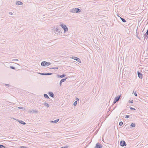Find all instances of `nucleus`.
Here are the masks:
<instances>
[{"instance_id":"16","label":"nucleus","mask_w":148,"mask_h":148,"mask_svg":"<svg viewBox=\"0 0 148 148\" xmlns=\"http://www.w3.org/2000/svg\"><path fill=\"white\" fill-rule=\"evenodd\" d=\"M44 104L46 106H47V107H49V104L48 103H44Z\"/></svg>"},{"instance_id":"41","label":"nucleus","mask_w":148,"mask_h":148,"mask_svg":"<svg viewBox=\"0 0 148 148\" xmlns=\"http://www.w3.org/2000/svg\"><path fill=\"white\" fill-rule=\"evenodd\" d=\"M137 37L138 38H139V39H140L139 38V37H138V36Z\"/></svg>"},{"instance_id":"23","label":"nucleus","mask_w":148,"mask_h":148,"mask_svg":"<svg viewBox=\"0 0 148 148\" xmlns=\"http://www.w3.org/2000/svg\"><path fill=\"white\" fill-rule=\"evenodd\" d=\"M77 58V57H75V56H72V57H71V58L73 59H74L75 60V59H76Z\"/></svg>"},{"instance_id":"20","label":"nucleus","mask_w":148,"mask_h":148,"mask_svg":"<svg viewBox=\"0 0 148 148\" xmlns=\"http://www.w3.org/2000/svg\"><path fill=\"white\" fill-rule=\"evenodd\" d=\"M0 148H5V147L4 146L2 145H0Z\"/></svg>"},{"instance_id":"38","label":"nucleus","mask_w":148,"mask_h":148,"mask_svg":"<svg viewBox=\"0 0 148 148\" xmlns=\"http://www.w3.org/2000/svg\"><path fill=\"white\" fill-rule=\"evenodd\" d=\"M56 68H51V69H56ZM57 69H58V68H56Z\"/></svg>"},{"instance_id":"13","label":"nucleus","mask_w":148,"mask_h":148,"mask_svg":"<svg viewBox=\"0 0 148 148\" xmlns=\"http://www.w3.org/2000/svg\"><path fill=\"white\" fill-rule=\"evenodd\" d=\"M19 122L23 125H25L26 124V123L24 121H19Z\"/></svg>"},{"instance_id":"3","label":"nucleus","mask_w":148,"mask_h":148,"mask_svg":"<svg viewBox=\"0 0 148 148\" xmlns=\"http://www.w3.org/2000/svg\"><path fill=\"white\" fill-rule=\"evenodd\" d=\"M60 26L64 30V32L68 31V28L66 25H64L63 24H62L60 25Z\"/></svg>"},{"instance_id":"19","label":"nucleus","mask_w":148,"mask_h":148,"mask_svg":"<svg viewBox=\"0 0 148 148\" xmlns=\"http://www.w3.org/2000/svg\"><path fill=\"white\" fill-rule=\"evenodd\" d=\"M66 78L62 79L60 81L62 83L64 82L66 80Z\"/></svg>"},{"instance_id":"6","label":"nucleus","mask_w":148,"mask_h":148,"mask_svg":"<svg viewBox=\"0 0 148 148\" xmlns=\"http://www.w3.org/2000/svg\"><path fill=\"white\" fill-rule=\"evenodd\" d=\"M120 145L122 147H124L126 145L125 142L123 140L121 141L120 142Z\"/></svg>"},{"instance_id":"35","label":"nucleus","mask_w":148,"mask_h":148,"mask_svg":"<svg viewBox=\"0 0 148 148\" xmlns=\"http://www.w3.org/2000/svg\"><path fill=\"white\" fill-rule=\"evenodd\" d=\"M62 84V83L61 82H60V86H61V84Z\"/></svg>"},{"instance_id":"2","label":"nucleus","mask_w":148,"mask_h":148,"mask_svg":"<svg viewBox=\"0 0 148 148\" xmlns=\"http://www.w3.org/2000/svg\"><path fill=\"white\" fill-rule=\"evenodd\" d=\"M50 62L46 61H43L41 62V65L42 66H48L51 64Z\"/></svg>"},{"instance_id":"25","label":"nucleus","mask_w":148,"mask_h":148,"mask_svg":"<svg viewBox=\"0 0 148 148\" xmlns=\"http://www.w3.org/2000/svg\"><path fill=\"white\" fill-rule=\"evenodd\" d=\"M39 74L41 75H45V73H39Z\"/></svg>"},{"instance_id":"22","label":"nucleus","mask_w":148,"mask_h":148,"mask_svg":"<svg viewBox=\"0 0 148 148\" xmlns=\"http://www.w3.org/2000/svg\"><path fill=\"white\" fill-rule=\"evenodd\" d=\"M52 74V73H45V75H50Z\"/></svg>"},{"instance_id":"32","label":"nucleus","mask_w":148,"mask_h":148,"mask_svg":"<svg viewBox=\"0 0 148 148\" xmlns=\"http://www.w3.org/2000/svg\"><path fill=\"white\" fill-rule=\"evenodd\" d=\"M21 148H27L26 147L23 146H22L21 147Z\"/></svg>"},{"instance_id":"33","label":"nucleus","mask_w":148,"mask_h":148,"mask_svg":"<svg viewBox=\"0 0 148 148\" xmlns=\"http://www.w3.org/2000/svg\"><path fill=\"white\" fill-rule=\"evenodd\" d=\"M9 14L11 15H12L13 14V13L11 12H9Z\"/></svg>"},{"instance_id":"42","label":"nucleus","mask_w":148,"mask_h":148,"mask_svg":"<svg viewBox=\"0 0 148 148\" xmlns=\"http://www.w3.org/2000/svg\"><path fill=\"white\" fill-rule=\"evenodd\" d=\"M17 64L18 65H19V64Z\"/></svg>"},{"instance_id":"17","label":"nucleus","mask_w":148,"mask_h":148,"mask_svg":"<svg viewBox=\"0 0 148 148\" xmlns=\"http://www.w3.org/2000/svg\"><path fill=\"white\" fill-rule=\"evenodd\" d=\"M130 126L132 127H134L135 126V124L134 123H132L131 124Z\"/></svg>"},{"instance_id":"7","label":"nucleus","mask_w":148,"mask_h":148,"mask_svg":"<svg viewBox=\"0 0 148 148\" xmlns=\"http://www.w3.org/2000/svg\"><path fill=\"white\" fill-rule=\"evenodd\" d=\"M53 29L54 30L56 31L57 32H58L59 33H60V28H58L57 27L56 28H53Z\"/></svg>"},{"instance_id":"12","label":"nucleus","mask_w":148,"mask_h":148,"mask_svg":"<svg viewBox=\"0 0 148 148\" xmlns=\"http://www.w3.org/2000/svg\"><path fill=\"white\" fill-rule=\"evenodd\" d=\"M58 77L62 78V77L65 76L66 75H65L64 74H63V75H58Z\"/></svg>"},{"instance_id":"30","label":"nucleus","mask_w":148,"mask_h":148,"mask_svg":"<svg viewBox=\"0 0 148 148\" xmlns=\"http://www.w3.org/2000/svg\"><path fill=\"white\" fill-rule=\"evenodd\" d=\"M18 61V60L17 59H14L12 60V61Z\"/></svg>"},{"instance_id":"10","label":"nucleus","mask_w":148,"mask_h":148,"mask_svg":"<svg viewBox=\"0 0 148 148\" xmlns=\"http://www.w3.org/2000/svg\"><path fill=\"white\" fill-rule=\"evenodd\" d=\"M16 4L17 5H20L23 4L22 2L20 1H17L16 2Z\"/></svg>"},{"instance_id":"31","label":"nucleus","mask_w":148,"mask_h":148,"mask_svg":"<svg viewBox=\"0 0 148 148\" xmlns=\"http://www.w3.org/2000/svg\"><path fill=\"white\" fill-rule=\"evenodd\" d=\"M134 95H135V96H137V94H136V92H135L134 93Z\"/></svg>"},{"instance_id":"1","label":"nucleus","mask_w":148,"mask_h":148,"mask_svg":"<svg viewBox=\"0 0 148 148\" xmlns=\"http://www.w3.org/2000/svg\"><path fill=\"white\" fill-rule=\"evenodd\" d=\"M70 12L73 13H77L80 12L81 10L80 9L77 8H73L70 10Z\"/></svg>"},{"instance_id":"15","label":"nucleus","mask_w":148,"mask_h":148,"mask_svg":"<svg viewBox=\"0 0 148 148\" xmlns=\"http://www.w3.org/2000/svg\"><path fill=\"white\" fill-rule=\"evenodd\" d=\"M75 60L79 63H81V60H80V59L77 57L76 58V59H75Z\"/></svg>"},{"instance_id":"29","label":"nucleus","mask_w":148,"mask_h":148,"mask_svg":"<svg viewBox=\"0 0 148 148\" xmlns=\"http://www.w3.org/2000/svg\"><path fill=\"white\" fill-rule=\"evenodd\" d=\"M129 117V116L128 115H127L125 116V118L126 119L128 118Z\"/></svg>"},{"instance_id":"18","label":"nucleus","mask_w":148,"mask_h":148,"mask_svg":"<svg viewBox=\"0 0 148 148\" xmlns=\"http://www.w3.org/2000/svg\"><path fill=\"white\" fill-rule=\"evenodd\" d=\"M120 18L122 22L124 23L126 22V20L125 19L121 17H120Z\"/></svg>"},{"instance_id":"36","label":"nucleus","mask_w":148,"mask_h":148,"mask_svg":"<svg viewBox=\"0 0 148 148\" xmlns=\"http://www.w3.org/2000/svg\"><path fill=\"white\" fill-rule=\"evenodd\" d=\"M61 148H67V147H61Z\"/></svg>"},{"instance_id":"37","label":"nucleus","mask_w":148,"mask_h":148,"mask_svg":"<svg viewBox=\"0 0 148 148\" xmlns=\"http://www.w3.org/2000/svg\"><path fill=\"white\" fill-rule=\"evenodd\" d=\"M33 112H37V111H33Z\"/></svg>"},{"instance_id":"11","label":"nucleus","mask_w":148,"mask_h":148,"mask_svg":"<svg viewBox=\"0 0 148 148\" xmlns=\"http://www.w3.org/2000/svg\"><path fill=\"white\" fill-rule=\"evenodd\" d=\"M48 94L50 96L53 97L54 94L52 92H49Z\"/></svg>"},{"instance_id":"14","label":"nucleus","mask_w":148,"mask_h":148,"mask_svg":"<svg viewBox=\"0 0 148 148\" xmlns=\"http://www.w3.org/2000/svg\"><path fill=\"white\" fill-rule=\"evenodd\" d=\"M44 97L46 98H47V99H49V97H48V95L46 94H44Z\"/></svg>"},{"instance_id":"8","label":"nucleus","mask_w":148,"mask_h":148,"mask_svg":"<svg viewBox=\"0 0 148 148\" xmlns=\"http://www.w3.org/2000/svg\"><path fill=\"white\" fill-rule=\"evenodd\" d=\"M138 75V77L141 79H142V77L143 75L142 74L140 73V72L139 71H138L137 72Z\"/></svg>"},{"instance_id":"21","label":"nucleus","mask_w":148,"mask_h":148,"mask_svg":"<svg viewBox=\"0 0 148 148\" xmlns=\"http://www.w3.org/2000/svg\"><path fill=\"white\" fill-rule=\"evenodd\" d=\"M123 124V123L122 121H121L119 123V125L120 126H122Z\"/></svg>"},{"instance_id":"28","label":"nucleus","mask_w":148,"mask_h":148,"mask_svg":"<svg viewBox=\"0 0 148 148\" xmlns=\"http://www.w3.org/2000/svg\"><path fill=\"white\" fill-rule=\"evenodd\" d=\"M129 102L130 103H133V100H132L131 101H129Z\"/></svg>"},{"instance_id":"5","label":"nucleus","mask_w":148,"mask_h":148,"mask_svg":"<svg viewBox=\"0 0 148 148\" xmlns=\"http://www.w3.org/2000/svg\"><path fill=\"white\" fill-rule=\"evenodd\" d=\"M102 145L101 144H100L99 143H98L96 144L95 148H102Z\"/></svg>"},{"instance_id":"9","label":"nucleus","mask_w":148,"mask_h":148,"mask_svg":"<svg viewBox=\"0 0 148 148\" xmlns=\"http://www.w3.org/2000/svg\"><path fill=\"white\" fill-rule=\"evenodd\" d=\"M59 119H56V120L51 121H50L51 123H57V122H58L59 121Z\"/></svg>"},{"instance_id":"40","label":"nucleus","mask_w":148,"mask_h":148,"mask_svg":"<svg viewBox=\"0 0 148 148\" xmlns=\"http://www.w3.org/2000/svg\"><path fill=\"white\" fill-rule=\"evenodd\" d=\"M77 101L79 100V99L78 98L77 99Z\"/></svg>"},{"instance_id":"39","label":"nucleus","mask_w":148,"mask_h":148,"mask_svg":"<svg viewBox=\"0 0 148 148\" xmlns=\"http://www.w3.org/2000/svg\"><path fill=\"white\" fill-rule=\"evenodd\" d=\"M6 86H9V84H6Z\"/></svg>"},{"instance_id":"4","label":"nucleus","mask_w":148,"mask_h":148,"mask_svg":"<svg viewBox=\"0 0 148 148\" xmlns=\"http://www.w3.org/2000/svg\"><path fill=\"white\" fill-rule=\"evenodd\" d=\"M121 95H119L117 97H116L113 102L114 104L116 102H118L120 98Z\"/></svg>"},{"instance_id":"27","label":"nucleus","mask_w":148,"mask_h":148,"mask_svg":"<svg viewBox=\"0 0 148 148\" xmlns=\"http://www.w3.org/2000/svg\"><path fill=\"white\" fill-rule=\"evenodd\" d=\"M10 68L11 69H15V68L14 67L12 66H10Z\"/></svg>"},{"instance_id":"34","label":"nucleus","mask_w":148,"mask_h":148,"mask_svg":"<svg viewBox=\"0 0 148 148\" xmlns=\"http://www.w3.org/2000/svg\"><path fill=\"white\" fill-rule=\"evenodd\" d=\"M18 108H19V109H22L23 108V107H18Z\"/></svg>"},{"instance_id":"26","label":"nucleus","mask_w":148,"mask_h":148,"mask_svg":"<svg viewBox=\"0 0 148 148\" xmlns=\"http://www.w3.org/2000/svg\"><path fill=\"white\" fill-rule=\"evenodd\" d=\"M130 109L131 110H135V109L134 108L131 107L130 108Z\"/></svg>"},{"instance_id":"24","label":"nucleus","mask_w":148,"mask_h":148,"mask_svg":"<svg viewBox=\"0 0 148 148\" xmlns=\"http://www.w3.org/2000/svg\"><path fill=\"white\" fill-rule=\"evenodd\" d=\"M77 101H75L74 102V103H73V105H74V106H75L77 105Z\"/></svg>"}]
</instances>
